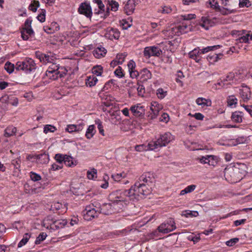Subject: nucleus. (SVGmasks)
Returning a JSON list of instances; mask_svg holds the SVG:
<instances>
[{"instance_id":"nucleus-53","label":"nucleus","mask_w":252,"mask_h":252,"mask_svg":"<svg viewBox=\"0 0 252 252\" xmlns=\"http://www.w3.org/2000/svg\"><path fill=\"white\" fill-rule=\"evenodd\" d=\"M56 226L58 229L63 228L67 223L66 220H56Z\"/></svg>"},{"instance_id":"nucleus-10","label":"nucleus","mask_w":252,"mask_h":252,"mask_svg":"<svg viewBox=\"0 0 252 252\" xmlns=\"http://www.w3.org/2000/svg\"><path fill=\"white\" fill-rule=\"evenodd\" d=\"M78 12L81 14H83L87 18H91L92 16V8L89 3L84 2L81 3L78 9Z\"/></svg>"},{"instance_id":"nucleus-50","label":"nucleus","mask_w":252,"mask_h":252,"mask_svg":"<svg viewBox=\"0 0 252 252\" xmlns=\"http://www.w3.org/2000/svg\"><path fill=\"white\" fill-rule=\"evenodd\" d=\"M30 174L31 178L33 181H38L41 179V176L37 173L31 172Z\"/></svg>"},{"instance_id":"nucleus-43","label":"nucleus","mask_w":252,"mask_h":252,"mask_svg":"<svg viewBox=\"0 0 252 252\" xmlns=\"http://www.w3.org/2000/svg\"><path fill=\"white\" fill-rule=\"evenodd\" d=\"M172 11V9L169 6H164L158 10V12H161L163 14H169L171 13Z\"/></svg>"},{"instance_id":"nucleus-36","label":"nucleus","mask_w":252,"mask_h":252,"mask_svg":"<svg viewBox=\"0 0 252 252\" xmlns=\"http://www.w3.org/2000/svg\"><path fill=\"white\" fill-rule=\"evenodd\" d=\"M218 11L220 12L223 15H226L228 14L234 13L235 10L233 9H229L227 7L224 8L223 7H220Z\"/></svg>"},{"instance_id":"nucleus-61","label":"nucleus","mask_w":252,"mask_h":252,"mask_svg":"<svg viewBox=\"0 0 252 252\" xmlns=\"http://www.w3.org/2000/svg\"><path fill=\"white\" fill-rule=\"evenodd\" d=\"M75 125V130L76 132H80L81 131L84 127L85 124L83 122H81L79 124Z\"/></svg>"},{"instance_id":"nucleus-34","label":"nucleus","mask_w":252,"mask_h":252,"mask_svg":"<svg viewBox=\"0 0 252 252\" xmlns=\"http://www.w3.org/2000/svg\"><path fill=\"white\" fill-rule=\"evenodd\" d=\"M227 105L230 107H235L237 103V99L234 95L229 96L227 98Z\"/></svg>"},{"instance_id":"nucleus-6","label":"nucleus","mask_w":252,"mask_h":252,"mask_svg":"<svg viewBox=\"0 0 252 252\" xmlns=\"http://www.w3.org/2000/svg\"><path fill=\"white\" fill-rule=\"evenodd\" d=\"M97 208H99L98 202L94 201L86 207L83 211L84 217L86 220H90L95 218H97L99 214Z\"/></svg>"},{"instance_id":"nucleus-54","label":"nucleus","mask_w":252,"mask_h":252,"mask_svg":"<svg viewBox=\"0 0 252 252\" xmlns=\"http://www.w3.org/2000/svg\"><path fill=\"white\" fill-rule=\"evenodd\" d=\"M114 73L116 76L118 77L119 78H122L124 76V74L123 73V70L121 67L118 66L117 68L115 70Z\"/></svg>"},{"instance_id":"nucleus-58","label":"nucleus","mask_w":252,"mask_h":252,"mask_svg":"<svg viewBox=\"0 0 252 252\" xmlns=\"http://www.w3.org/2000/svg\"><path fill=\"white\" fill-rule=\"evenodd\" d=\"M235 77V73L233 72H229L226 77L225 79H224V82H227L229 81L233 80Z\"/></svg>"},{"instance_id":"nucleus-63","label":"nucleus","mask_w":252,"mask_h":252,"mask_svg":"<svg viewBox=\"0 0 252 252\" xmlns=\"http://www.w3.org/2000/svg\"><path fill=\"white\" fill-rule=\"evenodd\" d=\"M135 66V63L133 60H130L127 64V67L129 71L134 70Z\"/></svg>"},{"instance_id":"nucleus-48","label":"nucleus","mask_w":252,"mask_h":252,"mask_svg":"<svg viewBox=\"0 0 252 252\" xmlns=\"http://www.w3.org/2000/svg\"><path fill=\"white\" fill-rule=\"evenodd\" d=\"M109 5L111 6L112 11H116L118 9L119 4L118 2L112 0L109 2Z\"/></svg>"},{"instance_id":"nucleus-44","label":"nucleus","mask_w":252,"mask_h":252,"mask_svg":"<svg viewBox=\"0 0 252 252\" xmlns=\"http://www.w3.org/2000/svg\"><path fill=\"white\" fill-rule=\"evenodd\" d=\"M47 235L45 233H41L36 239V240L35 241V244H39L41 243V242L43 241L45 239Z\"/></svg>"},{"instance_id":"nucleus-15","label":"nucleus","mask_w":252,"mask_h":252,"mask_svg":"<svg viewBox=\"0 0 252 252\" xmlns=\"http://www.w3.org/2000/svg\"><path fill=\"white\" fill-rule=\"evenodd\" d=\"M239 94L241 97L244 101H247L251 97V92L250 89L247 86H242L239 89Z\"/></svg>"},{"instance_id":"nucleus-2","label":"nucleus","mask_w":252,"mask_h":252,"mask_svg":"<svg viewBox=\"0 0 252 252\" xmlns=\"http://www.w3.org/2000/svg\"><path fill=\"white\" fill-rule=\"evenodd\" d=\"M99 208H97L99 214L109 215L113 213L120 212L123 209V205L120 203L111 201L109 203H103L100 205L98 202Z\"/></svg>"},{"instance_id":"nucleus-64","label":"nucleus","mask_w":252,"mask_h":252,"mask_svg":"<svg viewBox=\"0 0 252 252\" xmlns=\"http://www.w3.org/2000/svg\"><path fill=\"white\" fill-rule=\"evenodd\" d=\"M75 127H75V125H68L67 126V127L65 128V130L68 131L69 133H72L73 132H76Z\"/></svg>"},{"instance_id":"nucleus-5","label":"nucleus","mask_w":252,"mask_h":252,"mask_svg":"<svg viewBox=\"0 0 252 252\" xmlns=\"http://www.w3.org/2000/svg\"><path fill=\"white\" fill-rule=\"evenodd\" d=\"M224 173L225 179L231 183H237L242 179L240 169L234 166L226 168Z\"/></svg>"},{"instance_id":"nucleus-26","label":"nucleus","mask_w":252,"mask_h":252,"mask_svg":"<svg viewBox=\"0 0 252 252\" xmlns=\"http://www.w3.org/2000/svg\"><path fill=\"white\" fill-rule=\"evenodd\" d=\"M17 129L15 127L13 126H8L4 130V136L8 137L13 135L15 134Z\"/></svg>"},{"instance_id":"nucleus-49","label":"nucleus","mask_w":252,"mask_h":252,"mask_svg":"<svg viewBox=\"0 0 252 252\" xmlns=\"http://www.w3.org/2000/svg\"><path fill=\"white\" fill-rule=\"evenodd\" d=\"M126 56V54L125 53L118 54L117 56V59H118L117 64H122L124 62Z\"/></svg>"},{"instance_id":"nucleus-31","label":"nucleus","mask_w":252,"mask_h":252,"mask_svg":"<svg viewBox=\"0 0 252 252\" xmlns=\"http://www.w3.org/2000/svg\"><path fill=\"white\" fill-rule=\"evenodd\" d=\"M50 55L45 54L43 56L44 57V61L43 62V63L47 64L48 63H52L54 62H56V58L54 56L51 55V53H50Z\"/></svg>"},{"instance_id":"nucleus-20","label":"nucleus","mask_w":252,"mask_h":252,"mask_svg":"<svg viewBox=\"0 0 252 252\" xmlns=\"http://www.w3.org/2000/svg\"><path fill=\"white\" fill-rule=\"evenodd\" d=\"M67 72V70L65 68L62 66H60L59 69H58L55 74H54V77H52L51 79L55 80L58 79L59 78H62L66 74Z\"/></svg>"},{"instance_id":"nucleus-35","label":"nucleus","mask_w":252,"mask_h":252,"mask_svg":"<svg viewBox=\"0 0 252 252\" xmlns=\"http://www.w3.org/2000/svg\"><path fill=\"white\" fill-rule=\"evenodd\" d=\"M31 237V235L29 233H25L23 235V239L20 241V242L18 244V247L21 248L22 246L26 245V244L28 242L29 240Z\"/></svg>"},{"instance_id":"nucleus-38","label":"nucleus","mask_w":252,"mask_h":252,"mask_svg":"<svg viewBox=\"0 0 252 252\" xmlns=\"http://www.w3.org/2000/svg\"><path fill=\"white\" fill-rule=\"evenodd\" d=\"M66 155H63L61 154H57L55 155V158L57 162L59 164L63 165L62 163L63 162L64 163V160L65 159Z\"/></svg>"},{"instance_id":"nucleus-32","label":"nucleus","mask_w":252,"mask_h":252,"mask_svg":"<svg viewBox=\"0 0 252 252\" xmlns=\"http://www.w3.org/2000/svg\"><path fill=\"white\" fill-rule=\"evenodd\" d=\"M98 80L96 78L95 76H94V75H92V76H90L88 77V79H87L86 84L87 86L89 87H93L94 86L96 82H97Z\"/></svg>"},{"instance_id":"nucleus-27","label":"nucleus","mask_w":252,"mask_h":252,"mask_svg":"<svg viewBox=\"0 0 252 252\" xmlns=\"http://www.w3.org/2000/svg\"><path fill=\"white\" fill-rule=\"evenodd\" d=\"M94 126L92 125L89 126L86 132L85 136L87 139H90L95 133Z\"/></svg>"},{"instance_id":"nucleus-47","label":"nucleus","mask_w":252,"mask_h":252,"mask_svg":"<svg viewBox=\"0 0 252 252\" xmlns=\"http://www.w3.org/2000/svg\"><path fill=\"white\" fill-rule=\"evenodd\" d=\"M56 130V128L53 126L47 125L44 126V132L47 133L49 132H54Z\"/></svg>"},{"instance_id":"nucleus-41","label":"nucleus","mask_w":252,"mask_h":252,"mask_svg":"<svg viewBox=\"0 0 252 252\" xmlns=\"http://www.w3.org/2000/svg\"><path fill=\"white\" fill-rule=\"evenodd\" d=\"M167 91L162 88H159L157 91V95L158 98L163 99L167 95Z\"/></svg>"},{"instance_id":"nucleus-11","label":"nucleus","mask_w":252,"mask_h":252,"mask_svg":"<svg viewBox=\"0 0 252 252\" xmlns=\"http://www.w3.org/2000/svg\"><path fill=\"white\" fill-rule=\"evenodd\" d=\"M130 110L136 117H142L145 114L144 107L140 104L131 106L130 108Z\"/></svg>"},{"instance_id":"nucleus-13","label":"nucleus","mask_w":252,"mask_h":252,"mask_svg":"<svg viewBox=\"0 0 252 252\" xmlns=\"http://www.w3.org/2000/svg\"><path fill=\"white\" fill-rule=\"evenodd\" d=\"M139 0H128L125 4L124 10L128 15L132 14L134 11L136 5L138 4Z\"/></svg>"},{"instance_id":"nucleus-39","label":"nucleus","mask_w":252,"mask_h":252,"mask_svg":"<svg viewBox=\"0 0 252 252\" xmlns=\"http://www.w3.org/2000/svg\"><path fill=\"white\" fill-rule=\"evenodd\" d=\"M147 148H148V150H154L158 148L159 147V144H158V142H157V140L154 142H151L147 145H146Z\"/></svg>"},{"instance_id":"nucleus-60","label":"nucleus","mask_w":252,"mask_h":252,"mask_svg":"<svg viewBox=\"0 0 252 252\" xmlns=\"http://www.w3.org/2000/svg\"><path fill=\"white\" fill-rule=\"evenodd\" d=\"M169 120V115L167 113H163L162 114L159 118V120L161 122L167 123Z\"/></svg>"},{"instance_id":"nucleus-4","label":"nucleus","mask_w":252,"mask_h":252,"mask_svg":"<svg viewBox=\"0 0 252 252\" xmlns=\"http://www.w3.org/2000/svg\"><path fill=\"white\" fill-rule=\"evenodd\" d=\"M36 64L31 58H26L23 61L18 62L16 63L15 69L17 70H23L28 73L36 69Z\"/></svg>"},{"instance_id":"nucleus-3","label":"nucleus","mask_w":252,"mask_h":252,"mask_svg":"<svg viewBox=\"0 0 252 252\" xmlns=\"http://www.w3.org/2000/svg\"><path fill=\"white\" fill-rule=\"evenodd\" d=\"M220 46L219 45L207 46L202 49H200L199 47L194 48L192 51H190L189 54V57L190 59L194 60L196 63H199L201 61L203 58V55L206 53L210 51L216 50L219 48Z\"/></svg>"},{"instance_id":"nucleus-7","label":"nucleus","mask_w":252,"mask_h":252,"mask_svg":"<svg viewBox=\"0 0 252 252\" xmlns=\"http://www.w3.org/2000/svg\"><path fill=\"white\" fill-rule=\"evenodd\" d=\"M32 20L27 19L21 31V37L24 40H27L29 38V36L34 34V32L32 28Z\"/></svg>"},{"instance_id":"nucleus-46","label":"nucleus","mask_w":252,"mask_h":252,"mask_svg":"<svg viewBox=\"0 0 252 252\" xmlns=\"http://www.w3.org/2000/svg\"><path fill=\"white\" fill-rule=\"evenodd\" d=\"M96 170L93 168L92 170L87 172V177L89 179H94L96 177Z\"/></svg>"},{"instance_id":"nucleus-40","label":"nucleus","mask_w":252,"mask_h":252,"mask_svg":"<svg viewBox=\"0 0 252 252\" xmlns=\"http://www.w3.org/2000/svg\"><path fill=\"white\" fill-rule=\"evenodd\" d=\"M39 6V2L37 0H33L29 6V9L33 12H35Z\"/></svg>"},{"instance_id":"nucleus-14","label":"nucleus","mask_w":252,"mask_h":252,"mask_svg":"<svg viewBox=\"0 0 252 252\" xmlns=\"http://www.w3.org/2000/svg\"><path fill=\"white\" fill-rule=\"evenodd\" d=\"M172 140V135L169 132H166L158 139L157 142L159 144V147L166 146Z\"/></svg>"},{"instance_id":"nucleus-18","label":"nucleus","mask_w":252,"mask_h":252,"mask_svg":"<svg viewBox=\"0 0 252 252\" xmlns=\"http://www.w3.org/2000/svg\"><path fill=\"white\" fill-rule=\"evenodd\" d=\"M35 158L36 162L38 164H46L49 160L48 155L45 153L37 155Z\"/></svg>"},{"instance_id":"nucleus-1","label":"nucleus","mask_w":252,"mask_h":252,"mask_svg":"<svg viewBox=\"0 0 252 252\" xmlns=\"http://www.w3.org/2000/svg\"><path fill=\"white\" fill-rule=\"evenodd\" d=\"M154 178L149 173L142 174L128 189L117 190L111 193L109 197L111 201L120 203L123 207L129 200H139L144 198L152 192L154 186Z\"/></svg>"},{"instance_id":"nucleus-21","label":"nucleus","mask_w":252,"mask_h":252,"mask_svg":"<svg viewBox=\"0 0 252 252\" xmlns=\"http://www.w3.org/2000/svg\"><path fill=\"white\" fill-rule=\"evenodd\" d=\"M243 118V113L240 111H235L231 115V120L233 122L240 123L242 122Z\"/></svg>"},{"instance_id":"nucleus-23","label":"nucleus","mask_w":252,"mask_h":252,"mask_svg":"<svg viewBox=\"0 0 252 252\" xmlns=\"http://www.w3.org/2000/svg\"><path fill=\"white\" fill-rule=\"evenodd\" d=\"M106 53V50L102 47L96 48L93 52L94 56L96 58H101Z\"/></svg>"},{"instance_id":"nucleus-8","label":"nucleus","mask_w":252,"mask_h":252,"mask_svg":"<svg viewBox=\"0 0 252 252\" xmlns=\"http://www.w3.org/2000/svg\"><path fill=\"white\" fill-rule=\"evenodd\" d=\"M176 228L174 220L169 219L166 222L162 223L158 227L159 232L163 233H168Z\"/></svg>"},{"instance_id":"nucleus-19","label":"nucleus","mask_w":252,"mask_h":252,"mask_svg":"<svg viewBox=\"0 0 252 252\" xmlns=\"http://www.w3.org/2000/svg\"><path fill=\"white\" fill-rule=\"evenodd\" d=\"M120 33L117 29L111 28L110 30L108 31L106 34V36L111 40L113 38L118 39L120 37Z\"/></svg>"},{"instance_id":"nucleus-24","label":"nucleus","mask_w":252,"mask_h":252,"mask_svg":"<svg viewBox=\"0 0 252 252\" xmlns=\"http://www.w3.org/2000/svg\"><path fill=\"white\" fill-rule=\"evenodd\" d=\"M196 103L202 107L205 106H210L211 105V101L210 99H207L203 97H198L196 100Z\"/></svg>"},{"instance_id":"nucleus-55","label":"nucleus","mask_w":252,"mask_h":252,"mask_svg":"<svg viewBox=\"0 0 252 252\" xmlns=\"http://www.w3.org/2000/svg\"><path fill=\"white\" fill-rule=\"evenodd\" d=\"M239 5L240 7H248L251 5L249 0H239Z\"/></svg>"},{"instance_id":"nucleus-59","label":"nucleus","mask_w":252,"mask_h":252,"mask_svg":"<svg viewBox=\"0 0 252 252\" xmlns=\"http://www.w3.org/2000/svg\"><path fill=\"white\" fill-rule=\"evenodd\" d=\"M124 177V176H123V174L122 173L116 174L112 175V178L114 179V181L117 182L120 181Z\"/></svg>"},{"instance_id":"nucleus-22","label":"nucleus","mask_w":252,"mask_h":252,"mask_svg":"<svg viewBox=\"0 0 252 252\" xmlns=\"http://www.w3.org/2000/svg\"><path fill=\"white\" fill-rule=\"evenodd\" d=\"M200 161L202 163H208L209 165L215 166L214 157L213 156H207V157H202L200 158Z\"/></svg>"},{"instance_id":"nucleus-33","label":"nucleus","mask_w":252,"mask_h":252,"mask_svg":"<svg viewBox=\"0 0 252 252\" xmlns=\"http://www.w3.org/2000/svg\"><path fill=\"white\" fill-rule=\"evenodd\" d=\"M202 21V22L200 24V25L207 30L209 29L210 26H212L211 20L207 18L203 17Z\"/></svg>"},{"instance_id":"nucleus-25","label":"nucleus","mask_w":252,"mask_h":252,"mask_svg":"<svg viewBox=\"0 0 252 252\" xmlns=\"http://www.w3.org/2000/svg\"><path fill=\"white\" fill-rule=\"evenodd\" d=\"M77 163V160L73 159L72 157L66 155L64 160V164L68 167H73L75 166Z\"/></svg>"},{"instance_id":"nucleus-28","label":"nucleus","mask_w":252,"mask_h":252,"mask_svg":"<svg viewBox=\"0 0 252 252\" xmlns=\"http://www.w3.org/2000/svg\"><path fill=\"white\" fill-rule=\"evenodd\" d=\"M141 78L143 81H147L151 78L152 74L151 72L147 68H144L141 72Z\"/></svg>"},{"instance_id":"nucleus-56","label":"nucleus","mask_w":252,"mask_h":252,"mask_svg":"<svg viewBox=\"0 0 252 252\" xmlns=\"http://www.w3.org/2000/svg\"><path fill=\"white\" fill-rule=\"evenodd\" d=\"M147 146H146V145L144 144L136 145L135 147V149L136 151L138 152L148 151V148H147Z\"/></svg>"},{"instance_id":"nucleus-16","label":"nucleus","mask_w":252,"mask_h":252,"mask_svg":"<svg viewBox=\"0 0 252 252\" xmlns=\"http://www.w3.org/2000/svg\"><path fill=\"white\" fill-rule=\"evenodd\" d=\"M51 63V64L49 66L46 72V75L50 79L54 77V74H55L57 70L59 69L60 67L56 62H54Z\"/></svg>"},{"instance_id":"nucleus-42","label":"nucleus","mask_w":252,"mask_h":252,"mask_svg":"<svg viewBox=\"0 0 252 252\" xmlns=\"http://www.w3.org/2000/svg\"><path fill=\"white\" fill-rule=\"evenodd\" d=\"M4 68L8 73H11L14 70V65L9 62H7L4 65Z\"/></svg>"},{"instance_id":"nucleus-9","label":"nucleus","mask_w":252,"mask_h":252,"mask_svg":"<svg viewBox=\"0 0 252 252\" xmlns=\"http://www.w3.org/2000/svg\"><path fill=\"white\" fill-rule=\"evenodd\" d=\"M162 54L161 50L158 46H149L144 48V56L147 59L152 56L159 57Z\"/></svg>"},{"instance_id":"nucleus-29","label":"nucleus","mask_w":252,"mask_h":252,"mask_svg":"<svg viewBox=\"0 0 252 252\" xmlns=\"http://www.w3.org/2000/svg\"><path fill=\"white\" fill-rule=\"evenodd\" d=\"M159 107H157L156 106L152 104V107H151L150 109L151 113H150L148 117H150V119H155L159 114Z\"/></svg>"},{"instance_id":"nucleus-30","label":"nucleus","mask_w":252,"mask_h":252,"mask_svg":"<svg viewBox=\"0 0 252 252\" xmlns=\"http://www.w3.org/2000/svg\"><path fill=\"white\" fill-rule=\"evenodd\" d=\"M55 220V219L53 218L51 216H47L43 220L42 225L48 229L52 224V222H54Z\"/></svg>"},{"instance_id":"nucleus-45","label":"nucleus","mask_w":252,"mask_h":252,"mask_svg":"<svg viewBox=\"0 0 252 252\" xmlns=\"http://www.w3.org/2000/svg\"><path fill=\"white\" fill-rule=\"evenodd\" d=\"M139 96H143L145 94V88L143 85H139L138 86H134Z\"/></svg>"},{"instance_id":"nucleus-52","label":"nucleus","mask_w":252,"mask_h":252,"mask_svg":"<svg viewBox=\"0 0 252 252\" xmlns=\"http://www.w3.org/2000/svg\"><path fill=\"white\" fill-rule=\"evenodd\" d=\"M95 122V124L97 125V128L98 129L99 133L101 134L103 136H104V132L101 122L99 120H96Z\"/></svg>"},{"instance_id":"nucleus-37","label":"nucleus","mask_w":252,"mask_h":252,"mask_svg":"<svg viewBox=\"0 0 252 252\" xmlns=\"http://www.w3.org/2000/svg\"><path fill=\"white\" fill-rule=\"evenodd\" d=\"M103 71V67L101 65L94 66L92 68V72L94 75L100 76Z\"/></svg>"},{"instance_id":"nucleus-57","label":"nucleus","mask_w":252,"mask_h":252,"mask_svg":"<svg viewBox=\"0 0 252 252\" xmlns=\"http://www.w3.org/2000/svg\"><path fill=\"white\" fill-rule=\"evenodd\" d=\"M239 241V238H234L231 239L230 240L227 241L226 242V244L227 246L231 247L234 245L236 243H237Z\"/></svg>"},{"instance_id":"nucleus-17","label":"nucleus","mask_w":252,"mask_h":252,"mask_svg":"<svg viewBox=\"0 0 252 252\" xmlns=\"http://www.w3.org/2000/svg\"><path fill=\"white\" fill-rule=\"evenodd\" d=\"M223 56L221 53H210L207 57V61L210 64H214L219 61L221 60Z\"/></svg>"},{"instance_id":"nucleus-62","label":"nucleus","mask_w":252,"mask_h":252,"mask_svg":"<svg viewBox=\"0 0 252 252\" xmlns=\"http://www.w3.org/2000/svg\"><path fill=\"white\" fill-rule=\"evenodd\" d=\"M44 55H45V54H43L38 51H36L35 53V56L36 58L38 59L42 63H43L44 61Z\"/></svg>"},{"instance_id":"nucleus-12","label":"nucleus","mask_w":252,"mask_h":252,"mask_svg":"<svg viewBox=\"0 0 252 252\" xmlns=\"http://www.w3.org/2000/svg\"><path fill=\"white\" fill-rule=\"evenodd\" d=\"M245 31H238V30H233L231 31V34L233 36L235 35H241L240 37L236 39L237 42L240 43H247L249 41V36L250 34L248 33H246L245 35Z\"/></svg>"},{"instance_id":"nucleus-51","label":"nucleus","mask_w":252,"mask_h":252,"mask_svg":"<svg viewBox=\"0 0 252 252\" xmlns=\"http://www.w3.org/2000/svg\"><path fill=\"white\" fill-rule=\"evenodd\" d=\"M45 10L41 9V12L37 17V18L38 21L42 23L44 22L45 21Z\"/></svg>"}]
</instances>
